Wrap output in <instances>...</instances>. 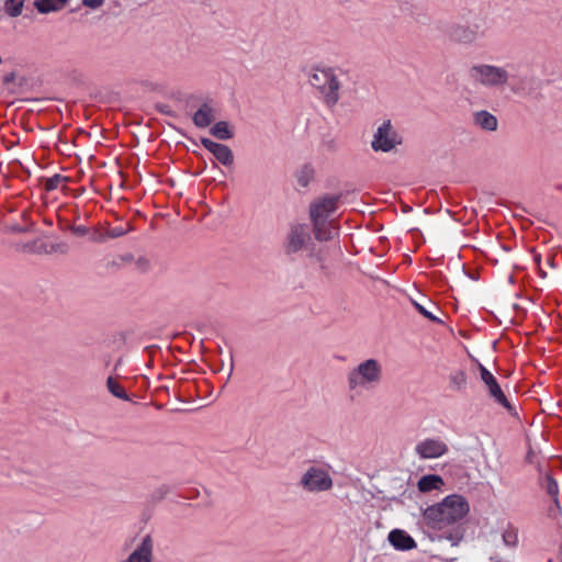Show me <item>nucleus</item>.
<instances>
[{"mask_svg": "<svg viewBox=\"0 0 562 562\" xmlns=\"http://www.w3.org/2000/svg\"><path fill=\"white\" fill-rule=\"evenodd\" d=\"M542 486L546 490V492L552 497L557 512L561 513V506H560V502L558 498L559 486H558L557 481L550 474H547L544 476Z\"/></svg>", "mask_w": 562, "mask_h": 562, "instance_id": "aec40b11", "label": "nucleus"}, {"mask_svg": "<svg viewBox=\"0 0 562 562\" xmlns=\"http://www.w3.org/2000/svg\"><path fill=\"white\" fill-rule=\"evenodd\" d=\"M414 452L422 460L439 459L449 452V447L439 437H427L416 443Z\"/></svg>", "mask_w": 562, "mask_h": 562, "instance_id": "6e6552de", "label": "nucleus"}, {"mask_svg": "<svg viewBox=\"0 0 562 562\" xmlns=\"http://www.w3.org/2000/svg\"><path fill=\"white\" fill-rule=\"evenodd\" d=\"M443 486V480L440 475L428 474L424 475L417 482V487L422 493H428L431 491H439Z\"/></svg>", "mask_w": 562, "mask_h": 562, "instance_id": "a211bd4d", "label": "nucleus"}, {"mask_svg": "<svg viewBox=\"0 0 562 562\" xmlns=\"http://www.w3.org/2000/svg\"><path fill=\"white\" fill-rule=\"evenodd\" d=\"M216 113L209 103H203L193 114V123L201 128L207 127L214 120Z\"/></svg>", "mask_w": 562, "mask_h": 562, "instance_id": "dca6fc26", "label": "nucleus"}, {"mask_svg": "<svg viewBox=\"0 0 562 562\" xmlns=\"http://www.w3.org/2000/svg\"><path fill=\"white\" fill-rule=\"evenodd\" d=\"M68 182V178L64 177L61 175H54L50 178H47L44 182V188L46 191H53L58 188H66V184Z\"/></svg>", "mask_w": 562, "mask_h": 562, "instance_id": "b1692460", "label": "nucleus"}, {"mask_svg": "<svg viewBox=\"0 0 562 562\" xmlns=\"http://www.w3.org/2000/svg\"><path fill=\"white\" fill-rule=\"evenodd\" d=\"M299 485L307 493H325L333 488L334 480L329 465H310L301 475Z\"/></svg>", "mask_w": 562, "mask_h": 562, "instance_id": "39448f33", "label": "nucleus"}, {"mask_svg": "<svg viewBox=\"0 0 562 562\" xmlns=\"http://www.w3.org/2000/svg\"><path fill=\"white\" fill-rule=\"evenodd\" d=\"M339 3H348L350 0H337Z\"/></svg>", "mask_w": 562, "mask_h": 562, "instance_id": "c756f323", "label": "nucleus"}, {"mask_svg": "<svg viewBox=\"0 0 562 562\" xmlns=\"http://www.w3.org/2000/svg\"><path fill=\"white\" fill-rule=\"evenodd\" d=\"M5 12L11 16H19L22 13L23 2L21 0H7Z\"/></svg>", "mask_w": 562, "mask_h": 562, "instance_id": "a878e982", "label": "nucleus"}, {"mask_svg": "<svg viewBox=\"0 0 562 562\" xmlns=\"http://www.w3.org/2000/svg\"><path fill=\"white\" fill-rule=\"evenodd\" d=\"M338 198L326 196L311 205V218L312 220H325L336 211Z\"/></svg>", "mask_w": 562, "mask_h": 562, "instance_id": "f8f14e48", "label": "nucleus"}, {"mask_svg": "<svg viewBox=\"0 0 562 562\" xmlns=\"http://www.w3.org/2000/svg\"><path fill=\"white\" fill-rule=\"evenodd\" d=\"M154 543L149 535L145 536L127 559L121 562H153Z\"/></svg>", "mask_w": 562, "mask_h": 562, "instance_id": "ddd939ff", "label": "nucleus"}, {"mask_svg": "<svg viewBox=\"0 0 562 562\" xmlns=\"http://www.w3.org/2000/svg\"><path fill=\"white\" fill-rule=\"evenodd\" d=\"M314 225L315 238L319 241L330 240L337 233V227L334 222L323 220H312Z\"/></svg>", "mask_w": 562, "mask_h": 562, "instance_id": "2eb2a0df", "label": "nucleus"}, {"mask_svg": "<svg viewBox=\"0 0 562 562\" xmlns=\"http://www.w3.org/2000/svg\"><path fill=\"white\" fill-rule=\"evenodd\" d=\"M311 244V229L307 224H291L283 241L284 254L294 259Z\"/></svg>", "mask_w": 562, "mask_h": 562, "instance_id": "423d86ee", "label": "nucleus"}, {"mask_svg": "<svg viewBox=\"0 0 562 562\" xmlns=\"http://www.w3.org/2000/svg\"><path fill=\"white\" fill-rule=\"evenodd\" d=\"M473 121L476 126L487 132H494L498 126L496 116L485 110L475 112L473 114Z\"/></svg>", "mask_w": 562, "mask_h": 562, "instance_id": "f3484780", "label": "nucleus"}, {"mask_svg": "<svg viewBox=\"0 0 562 562\" xmlns=\"http://www.w3.org/2000/svg\"><path fill=\"white\" fill-rule=\"evenodd\" d=\"M448 36L458 44H472L482 36V33L476 25L454 24L450 27Z\"/></svg>", "mask_w": 562, "mask_h": 562, "instance_id": "9d476101", "label": "nucleus"}, {"mask_svg": "<svg viewBox=\"0 0 562 562\" xmlns=\"http://www.w3.org/2000/svg\"><path fill=\"white\" fill-rule=\"evenodd\" d=\"M201 144L205 149L214 155V157L224 166H232L234 162V155L232 149L220 143H215L210 138H201Z\"/></svg>", "mask_w": 562, "mask_h": 562, "instance_id": "9b49d317", "label": "nucleus"}, {"mask_svg": "<svg viewBox=\"0 0 562 562\" xmlns=\"http://www.w3.org/2000/svg\"><path fill=\"white\" fill-rule=\"evenodd\" d=\"M471 81L486 89H503L509 82L510 75L505 67L477 63L469 68Z\"/></svg>", "mask_w": 562, "mask_h": 562, "instance_id": "20e7f679", "label": "nucleus"}, {"mask_svg": "<svg viewBox=\"0 0 562 562\" xmlns=\"http://www.w3.org/2000/svg\"><path fill=\"white\" fill-rule=\"evenodd\" d=\"M307 81L317 92L322 103L334 110L340 100L341 82L337 71L328 66H313L308 72Z\"/></svg>", "mask_w": 562, "mask_h": 562, "instance_id": "f03ea898", "label": "nucleus"}, {"mask_svg": "<svg viewBox=\"0 0 562 562\" xmlns=\"http://www.w3.org/2000/svg\"><path fill=\"white\" fill-rule=\"evenodd\" d=\"M106 386H108L109 392L113 396H115L117 398H121V400H124V401H128L130 400L125 389L115 379H113L112 376H110L108 379Z\"/></svg>", "mask_w": 562, "mask_h": 562, "instance_id": "5701e85b", "label": "nucleus"}, {"mask_svg": "<svg viewBox=\"0 0 562 562\" xmlns=\"http://www.w3.org/2000/svg\"><path fill=\"white\" fill-rule=\"evenodd\" d=\"M211 134L221 140L231 139L233 137V131L229 124L225 121H220L211 127Z\"/></svg>", "mask_w": 562, "mask_h": 562, "instance_id": "412c9836", "label": "nucleus"}, {"mask_svg": "<svg viewBox=\"0 0 562 562\" xmlns=\"http://www.w3.org/2000/svg\"><path fill=\"white\" fill-rule=\"evenodd\" d=\"M415 307L417 308V311L424 315L425 317H427L428 319L430 321H436L437 318L430 313L428 312L424 306H422L420 304L418 303H414Z\"/></svg>", "mask_w": 562, "mask_h": 562, "instance_id": "c85d7f7f", "label": "nucleus"}, {"mask_svg": "<svg viewBox=\"0 0 562 562\" xmlns=\"http://www.w3.org/2000/svg\"><path fill=\"white\" fill-rule=\"evenodd\" d=\"M401 144L402 137L389 120L376 127L371 140L372 149L382 153H389Z\"/></svg>", "mask_w": 562, "mask_h": 562, "instance_id": "0eeeda50", "label": "nucleus"}, {"mask_svg": "<svg viewBox=\"0 0 562 562\" xmlns=\"http://www.w3.org/2000/svg\"><path fill=\"white\" fill-rule=\"evenodd\" d=\"M467 384V374L464 371L459 370L452 372L449 376V386L453 391H462L464 390Z\"/></svg>", "mask_w": 562, "mask_h": 562, "instance_id": "4be33fe9", "label": "nucleus"}, {"mask_svg": "<svg viewBox=\"0 0 562 562\" xmlns=\"http://www.w3.org/2000/svg\"><path fill=\"white\" fill-rule=\"evenodd\" d=\"M470 512L467 498L459 494L446 496L440 503L424 512L426 527L434 532L432 540H448L458 546L464 537V527L460 524Z\"/></svg>", "mask_w": 562, "mask_h": 562, "instance_id": "f257e3e1", "label": "nucleus"}, {"mask_svg": "<svg viewBox=\"0 0 562 562\" xmlns=\"http://www.w3.org/2000/svg\"><path fill=\"white\" fill-rule=\"evenodd\" d=\"M502 538L505 546L514 548L518 544V530L509 526L503 531Z\"/></svg>", "mask_w": 562, "mask_h": 562, "instance_id": "393cba45", "label": "nucleus"}, {"mask_svg": "<svg viewBox=\"0 0 562 562\" xmlns=\"http://www.w3.org/2000/svg\"><path fill=\"white\" fill-rule=\"evenodd\" d=\"M389 541L396 550H412L416 548L415 540L404 530L394 529L389 533Z\"/></svg>", "mask_w": 562, "mask_h": 562, "instance_id": "4468645a", "label": "nucleus"}, {"mask_svg": "<svg viewBox=\"0 0 562 562\" xmlns=\"http://www.w3.org/2000/svg\"><path fill=\"white\" fill-rule=\"evenodd\" d=\"M105 0H82V4L90 9H98L104 4Z\"/></svg>", "mask_w": 562, "mask_h": 562, "instance_id": "cd10ccee", "label": "nucleus"}, {"mask_svg": "<svg viewBox=\"0 0 562 562\" xmlns=\"http://www.w3.org/2000/svg\"><path fill=\"white\" fill-rule=\"evenodd\" d=\"M69 0H35L34 7L40 13L46 14L61 10Z\"/></svg>", "mask_w": 562, "mask_h": 562, "instance_id": "6ab92c4d", "label": "nucleus"}, {"mask_svg": "<svg viewBox=\"0 0 562 562\" xmlns=\"http://www.w3.org/2000/svg\"><path fill=\"white\" fill-rule=\"evenodd\" d=\"M130 231H131V226L130 225H126V227L116 226V227L110 228L106 234L111 238H117V237L124 236Z\"/></svg>", "mask_w": 562, "mask_h": 562, "instance_id": "bb28decb", "label": "nucleus"}, {"mask_svg": "<svg viewBox=\"0 0 562 562\" xmlns=\"http://www.w3.org/2000/svg\"><path fill=\"white\" fill-rule=\"evenodd\" d=\"M480 375L483 383L486 385L490 396L508 412L513 411V407L505 394L503 393L499 384L497 383L495 376L482 364L480 366Z\"/></svg>", "mask_w": 562, "mask_h": 562, "instance_id": "1a4fd4ad", "label": "nucleus"}, {"mask_svg": "<svg viewBox=\"0 0 562 562\" xmlns=\"http://www.w3.org/2000/svg\"><path fill=\"white\" fill-rule=\"evenodd\" d=\"M383 379V366L373 358L366 359L347 373V386L350 392L360 394L376 387Z\"/></svg>", "mask_w": 562, "mask_h": 562, "instance_id": "7ed1b4c3", "label": "nucleus"}]
</instances>
